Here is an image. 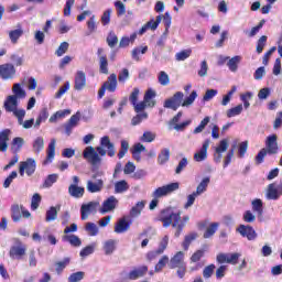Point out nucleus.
Returning a JSON list of instances; mask_svg holds the SVG:
<instances>
[{
	"instance_id": "nucleus-1",
	"label": "nucleus",
	"mask_w": 282,
	"mask_h": 282,
	"mask_svg": "<svg viewBox=\"0 0 282 282\" xmlns=\"http://www.w3.org/2000/svg\"><path fill=\"white\" fill-rule=\"evenodd\" d=\"M156 221H161L163 224V228H172L175 229L174 237L177 239L181 237L182 232H184V228H186V224L191 221V217L188 215L182 217V212H173V208L166 207L162 209Z\"/></svg>"
},
{
	"instance_id": "nucleus-2",
	"label": "nucleus",
	"mask_w": 282,
	"mask_h": 282,
	"mask_svg": "<svg viewBox=\"0 0 282 282\" xmlns=\"http://www.w3.org/2000/svg\"><path fill=\"white\" fill-rule=\"evenodd\" d=\"M100 155L101 158H105V155L113 158V155H116V148L108 135L100 139V147H97L96 149H94V147H87L83 152L84 160H87L93 166H98V164L102 162Z\"/></svg>"
},
{
	"instance_id": "nucleus-3",
	"label": "nucleus",
	"mask_w": 282,
	"mask_h": 282,
	"mask_svg": "<svg viewBox=\"0 0 282 282\" xmlns=\"http://www.w3.org/2000/svg\"><path fill=\"white\" fill-rule=\"evenodd\" d=\"M278 139L279 137H276V134H271L267 137V148H263L258 152V154L256 155V164H263L265 155H276V153H279V143L276 142Z\"/></svg>"
},
{
	"instance_id": "nucleus-4",
	"label": "nucleus",
	"mask_w": 282,
	"mask_h": 282,
	"mask_svg": "<svg viewBox=\"0 0 282 282\" xmlns=\"http://www.w3.org/2000/svg\"><path fill=\"white\" fill-rule=\"evenodd\" d=\"M170 270L176 269V274L178 279H184L186 276V261H184V251L176 252L171 259L169 263Z\"/></svg>"
},
{
	"instance_id": "nucleus-5",
	"label": "nucleus",
	"mask_w": 282,
	"mask_h": 282,
	"mask_svg": "<svg viewBox=\"0 0 282 282\" xmlns=\"http://www.w3.org/2000/svg\"><path fill=\"white\" fill-rule=\"evenodd\" d=\"M155 96H158V93H155L153 88L148 89L143 96V101L141 102L137 101L135 105H132V107H134L135 113H140V111H144L147 107H150L151 109H153V107H155L156 105Z\"/></svg>"
},
{
	"instance_id": "nucleus-6",
	"label": "nucleus",
	"mask_w": 282,
	"mask_h": 282,
	"mask_svg": "<svg viewBox=\"0 0 282 282\" xmlns=\"http://www.w3.org/2000/svg\"><path fill=\"white\" fill-rule=\"evenodd\" d=\"M23 144H25V140L21 137H15L11 142V151L14 153L13 158L10 160L9 164H7L3 170L8 171L9 169H12L17 162H19V151L23 149Z\"/></svg>"
},
{
	"instance_id": "nucleus-7",
	"label": "nucleus",
	"mask_w": 282,
	"mask_h": 282,
	"mask_svg": "<svg viewBox=\"0 0 282 282\" xmlns=\"http://www.w3.org/2000/svg\"><path fill=\"white\" fill-rule=\"evenodd\" d=\"M175 191H180V183L174 182L167 185H163L158 187L153 193L152 197L160 199V197H166V195H171V193H175Z\"/></svg>"
},
{
	"instance_id": "nucleus-8",
	"label": "nucleus",
	"mask_w": 282,
	"mask_h": 282,
	"mask_svg": "<svg viewBox=\"0 0 282 282\" xmlns=\"http://www.w3.org/2000/svg\"><path fill=\"white\" fill-rule=\"evenodd\" d=\"M25 173L29 177H32V175L36 173V161L34 159H26L25 161L20 162L19 174L23 177Z\"/></svg>"
},
{
	"instance_id": "nucleus-9",
	"label": "nucleus",
	"mask_w": 282,
	"mask_h": 282,
	"mask_svg": "<svg viewBox=\"0 0 282 282\" xmlns=\"http://www.w3.org/2000/svg\"><path fill=\"white\" fill-rule=\"evenodd\" d=\"M182 100H184V93L177 91L164 101L163 107L165 109H173V111H177V109L182 107Z\"/></svg>"
},
{
	"instance_id": "nucleus-10",
	"label": "nucleus",
	"mask_w": 282,
	"mask_h": 282,
	"mask_svg": "<svg viewBox=\"0 0 282 282\" xmlns=\"http://www.w3.org/2000/svg\"><path fill=\"white\" fill-rule=\"evenodd\" d=\"M11 217L13 221H21V218L24 217V219H30L32 217V214H30V210L25 209L23 205L19 206V204L12 205L11 207Z\"/></svg>"
},
{
	"instance_id": "nucleus-11",
	"label": "nucleus",
	"mask_w": 282,
	"mask_h": 282,
	"mask_svg": "<svg viewBox=\"0 0 282 282\" xmlns=\"http://www.w3.org/2000/svg\"><path fill=\"white\" fill-rule=\"evenodd\" d=\"M25 252H28V247L21 242V240H18L17 243L10 248L9 254L11 259L21 260L25 257Z\"/></svg>"
},
{
	"instance_id": "nucleus-12",
	"label": "nucleus",
	"mask_w": 282,
	"mask_h": 282,
	"mask_svg": "<svg viewBox=\"0 0 282 282\" xmlns=\"http://www.w3.org/2000/svg\"><path fill=\"white\" fill-rule=\"evenodd\" d=\"M239 257L241 253H218L216 257V261L218 263H229L230 265H237L239 263Z\"/></svg>"
},
{
	"instance_id": "nucleus-13",
	"label": "nucleus",
	"mask_w": 282,
	"mask_h": 282,
	"mask_svg": "<svg viewBox=\"0 0 282 282\" xmlns=\"http://www.w3.org/2000/svg\"><path fill=\"white\" fill-rule=\"evenodd\" d=\"M281 195H282V181L278 186L275 183H271L268 185L267 199H273L275 202L281 197Z\"/></svg>"
},
{
	"instance_id": "nucleus-14",
	"label": "nucleus",
	"mask_w": 282,
	"mask_h": 282,
	"mask_svg": "<svg viewBox=\"0 0 282 282\" xmlns=\"http://www.w3.org/2000/svg\"><path fill=\"white\" fill-rule=\"evenodd\" d=\"M237 232H239L241 237H246L248 241H254V239H257V231L250 225H240L237 228Z\"/></svg>"
},
{
	"instance_id": "nucleus-15",
	"label": "nucleus",
	"mask_w": 282,
	"mask_h": 282,
	"mask_svg": "<svg viewBox=\"0 0 282 282\" xmlns=\"http://www.w3.org/2000/svg\"><path fill=\"white\" fill-rule=\"evenodd\" d=\"M147 272H149V267L148 265H141L139 268H134L133 270H131L126 279L128 281H137V279H142V276H144L147 274Z\"/></svg>"
},
{
	"instance_id": "nucleus-16",
	"label": "nucleus",
	"mask_w": 282,
	"mask_h": 282,
	"mask_svg": "<svg viewBox=\"0 0 282 282\" xmlns=\"http://www.w3.org/2000/svg\"><path fill=\"white\" fill-rule=\"evenodd\" d=\"M98 208V203L96 202H89L87 204L82 205L80 207V215L82 220L85 221L91 214L96 213Z\"/></svg>"
},
{
	"instance_id": "nucleus-17",
	"label": "nucleus",
	"mask_w": 282,
	"mask_h": 282,
	"mask_svg": "<svg viewBox=\"0 0 282 282\" xmlns=\"http://www.w3.org/2000/svg\"><path fill=\"white\" fill-rule=\"evenodd\" d=\"M116 206H118V198H116V196H109L104 200L99 213H101V215H105V213H111V210H116Z\"/></svg>"
},
{
	"instance_id": "nucleus-18",
	"label": "nucleus",
	"mask_w": 282,
	"mask_h": 282,
	"mask_svg": "<svg viewBox=\"0 0 282 282\" xmlns=\"http://www.w3.org/2000/svg\"><path fill=\"white\" fill-rule=\"evenodd\" d=\"M86 86H87V76L85 75V72L78 70L75 75L74 89L76 91H83V89H85Z\"/></svg>"
},
{
	"instance_id": "nucleus-19",
	"label": "nucleus",
	"mask_w": 282,
	"mask_h": 282,
	"mask_svg": "<svg viewBox=\"0 0 282 282\" xmlns=\"http://www.w3.org/2000/svg\"><path fill=\"white\" fill-rule=\"evenodd\" d=\"M208 147H210V140L204 141L200 150L194 154L195 162H204L208 158Z\"/></svg>"
},
{
	"instance_id": "nucleus-20",
	"label": "nucleus",
	"mask_w": 282,
	"mask_h": 282,
	"mask_svg": "<svg viewBox=\"0 0 282 282\" xmlns=\"http://www.w3.org/2000/svg\"><path fill=\"white\" fill-rule=\"evenodd\" d=\"M14 74H17V69L14 68V65L12 64L1 65V78H3V80H10L11 78H14Z\"/></svg>"
},
{
	"instance_id": "nucleus-21",
	"label": "nucleus",
	"mask_w": 282,
	"mask_h": 282,
	"mask_svg": "<svg viewBox=\"0 0 282 282\" xmlns=\"http://www.w3.org/2000/svg\"><path fill=\"white\" fill-rule=\"evenodd\" d=\"M104 186H105V182L102 181V178H98L96 182L87 181L86 188L88 193H100Z\"/></svg>"
},
{
	"instance_id": "nucleus-22",
	"label": "nucleus",
	"mask_w": 282,
	"mask_h": 282,
	"mask_svg": "<svg viewBox=\"0 0 282 282\" xmlns=\"http://www.w3.org/2000/svg\"><path fill=\"white\" fill-rule=\"evenodd\" d=\"M129 228H131V221H128L126 218H120L115 225V232L122 235V232H127Z\"/></svg>"
},
{
	"instance_id": "nucleus-23",
	"label": "nucleus",
	"mask_w": 282,
	"mask_h": 282,
	"mask_svg": "<svg viewBox=\"0 0 282 282\" xmlns=\"http://www.w3.org/2000/svg\"><path fill=\"white\" fill-rule=\"evenodd\" d=\"M107 90L113 94L116 89L118 88V75L116 73L110 74L108 79L102 84Z\"/></svg>"
},
{
	"instance_id": "nucleus-24",
	"label": "nucleus",
	"mask_w": 282,
	"mask_h": 282,
	"mask_svg": "<svg viewBox=\"0 0 282 282\" xmlns=\"http://www.w3.org/2000/svg\"><path fill=\"white\" fill-rule=\"evenodd\" d=\"M68 194L75 199H80V197L85 196V187H80L78 185H69Z\"/></svg>"
},
{
	"instance_id": "nucleus-25",
	"label": "nucleus",
	"mask_w": 282,
	"mask_h": 282,
	"mask_svg": "<svg viewBox=\"0 0 282 282\" xmlns=\"http://www.w3.org/2000/svg\"><path fill=\"white\" fill-rule=\"evenodd\" d=\"M19 107V100L14 96H9L4 101V109L8 113H12Z\"/></svg>"
},
{
	"instance_id": "nucleus-26",
	"label": "nucleus",
	"mask_w": 282,
	"mask_h": 282,
	"mask_svg": "<svg viewBox=\"0 0 282 282\" xmlns=\"http://www.w3.org/2000/svg\"><path fill=\"white\" fill-rule=\"evenodd\" d=\"M117 246H118V241L113 239L106 240L102 246L105 254L106 256L113 254V252H116Z\"/></svg>"
},
{
	"instance_id": "nucleus-27",
	"label": "nucleus",
	"mask_w": 282,
	"mask_h": 282,
	"mask_svg": "<svg viewBox=\"0 0 282 282\" xmlns=\"http://www.w3.org/2000/svg\"><path fill=\"white\" fill-rule=\"evenodd\" d=\"M62 239L63 241L70 243L74 248H80V246H83V240H80L76 235H65Z\"/></svg>"
},
{
	"instance_id": "nucleus-28",
	"label": "nucleus",
	"mask_w": 282,
	"mask_h": 282,
	"mask_svg": "<svg viewBox=\"0 0 282 282\" xmlns=\"http://www.w3.org/2000/svg\"><path fill=\"white\" fill-rule=\"evenodd\" d=\"M228 139L220 140L218 147H216V153H218L216 162H221V153H226V151H228Z\"/></svg>"
},
{
	"instance_id": "nucleus-29",
	"label": "nucleus",
	"mask_w": 282,
	"mask_h": 282,
	"mask_svg": "<svg viewBox=\"0 0 282 282\" xmlns=\"http://www.w3.org/2000/svg\"><path fill=\"white\" fill-rule=\"evenodd\" d=\"M23 34V28L21 24H18V29L11 30L9 32V39L11 43L17 44L19 42V37Z\"/></svg>"
},
{
	"instance_id": "nucleus-30",
	"label": "nucleus",
	"mask_w": 282,
	"mask_h": 282,
	"mask_svg": "<svg viewBox=\"0 0 282 282\" xmlns=\"http://www.w3.org/2000/svg\"><path fill=\"white\" fill-rule=\"evenodd\" d=\"M195 239H197V232L194 231L186 235L182 242L183 250L187 251L188 248H191V245L193 243V241H195Z\"/></svg>"
},
{
	"instance_id": "nucleus-31",
	"label": "nucleus",
	"mask_w": 282,
	"mask_h": 282,
	"mask_svg": "<svg viewBox=\"0 0 282 282\" xmlns=\"http://www.w3.org/2000/svg\"><path fill=\"white\" fill-rule=\"evenodd\" d=\"M171 160V150L169 148H164L161 150L158 156V163L159 164H166Z\"/></svg>"
},
{
	"instance_id": "nucleus-32",
	"label": "nucleus",
	"mask_w": 282,
	"mask_h": 282,
	"mask_svg": "<svg viewBox=\"0 0 282 282\" xmlns=\"http://www.w3.org/2000/svg\"><path fill=\"white\" fill-rule=\"evenodd\" d=\"M239 63H241V56L236 55L229 58L227 67H229L230 72H237V69H239Z\"/></svg>"
},
{
	"instance_id": "nucleus-33",
	"label": "nucleus",
	"mask_w": 282,
	"mask_h": 282,
	"mask_svg": "<svg viewBox=\"0 0 282 282\" xmlns=\"http://www.w3.org/2000/svg\"><path fill=\"white\" fill-rule=\"evenodd\" d=\"M99 72L100 74H109V61L107 59V55L99 57Z\"/></svg>"
},
{
	"instance_id": "nucleus-34",
	"label": "nucleus",
	"mask_w": 282,
	"mask_h": 282,
	"mask_svg": "<svg viewBox=\"0 0 282 282\" xmlns=\"http://www.w3.org/2000/svg\"><path fill=\"white\" fill-rule=\"evenodd\" d=\"M217 228H219V223H212L203 235L204 239H210L217 232Z\"/></svg>"
},
{
	"instance_id": "nucleus-35",
	"label": "nucleus",
	"mask_w": 282,
	"mask_h": 282,
	"mask_svg": "<svg viewBox=\"0 0 282 282\" xmlns=\"http://www.w3.org/2000/svg\"><path fill=\"white\" fill-rule=\"evenodd\" d=\"M144 200L138 202L135 204V206H133L130 210V216L131 217H138L139 215H141L142 210H144Z\"/></svg>"
},
{
	"instance_id": "nucleus-36",
	"label": "nucleus",
	"mask_w": 282,
	"mask_h": 282,
	"mask_svg": "<svg viewBox=\"0 0 282 282\" xmlns=\"http://www.w3.org/2000/svg\"><path fill=\"white\" fill-rule=\"evenodd\" d=\"M208 184H210V178L209 177L203 178V181L196 187V191H195L196 195H202L203 193H206V189L208 188Z\"/></svg>"
},
{
	"instance_id": "nucleus-37",
	"label": "nucleus",
	"mask_w": 282,
	"mask_h": 282,
	"mask_svg": "<svg viewBox=\"0 0 282 282\" xmlns=\"http://www.w3.org/2000/svg\"><path fill=\"white\" fill-rule=\"evenodd\" d=\"M206 254V249L196 250L189 258L191 263H199L203 257Z\"/></svg>"
},
{
	"instance_id": "nucleus-38",
	"label": "nucleus",
	"mask_w": 282,
	"mask_h": 282,
	"mask_svg": "<svg viewBox=\"0 0 282 282\" xmlns=\"http://www.w3.org/2000/svg\"><path fill=\"white\" fill-rule=\"evenodd\" d=\"M251 204L253 213H258V215L261 217V215H263V200L256 198Z\"/></svg>"
},
{
	"instance_id": "nucleus-39",
	"label": "nucleus",
	"mask_w": 282,
	"mask_h": 282,
	"mask_svg": "<svg viewBox=\"0 0 282 282\" xmlns=\"http://www.w3.org/2000/svg\"><path fill=\"white\" fill-rule=\"evenodd\" d=\"M128 189H129V183H127V181L124 180L118 181L115 184V193H127Z\"/></svg>"
},
{
	"instance_id": "nucleus-40",
	"label": "nucleus",
	"mask_w": 282,
	"mask_h": 282,
	"mask_svg": "<svg viewBox=\"0 0 282 282\" xmlns=\"http://www.w3.org/2000/svg\"><path fill=\"white\" fill-rule=\"evenodd\" d=\"M147 52H149V46L134 47L132 50V58H133V61H140V55L141 54H147Z\"/></svg>"
},
{
	"instance_id": "nucleus-41",
	"label": "nucleus",
	"mask_w": 282,
	"mask_h": 282,
	"mask_svg": "<svg viewBox=\"0 0 282 282\" xmlns=\"http://www.w3.org/2000/svg\"><path fill=\"white\" fill-rule=\"evenodd\" d=\"M45 147V141L43 140V137H37L33 142V151L36 153H41V151Z\"/></svg>"
},
{
	"instance_id": "nucleus-42",
	"label": "nucleus",
	"mask_w": 282,
	"mask_h": 282,
	"mask_svg": "<svg viewBox=\"0 0 282 282\" xmlns=\"http://www.w3.org/2000/svg\"><path fill=\"white\" fill-rule=\"evenodd\" d=\"M169 263V256H163L154 267V272H162Z\"/></svg>"
},
{
	"instance_id": "nucleus-43",
	"label": "nucleus",
	"mask_w": 282,
	"mask_h": 282,
	"mask_svg": "<svg viewBox=\"0 0 282 282\" xmlns=\"http://www.w3.org/2000/svg\"><path fill=\"white\" fill-rule=\"evenodd\" d=\"M56 182H58V174H51L44 181L43 187L50 188V187H52V185L56 184Z\"/></svg>"
},
{
	"instance_id": "nucleus-44",
	"label": "nucleus",
	"mask_w": 282,
	"mask_h": 282,
	"mask_svg": "<svg viewBox=\"0 0 282 282\" xmlns=\"http://www.w3.org/2000/svg\"><path fill=\"white\" fill-rule=\"evenodd\" d=\"M13 94L11 96L17 97V99L19 100V98H25L26 94L25 90L21 87V84H14L13 85Z\"/></svg>"
},
{
	"instance_id": "nucleus-45",
	"label": "nucleus",
	"mask_w": 282,
	"mask_h": 282,
	"mask_svg": "<svg viewBox=\"0 0 282 282\" xmlns=\"http://www.w3.org/2000/svg\"><path fill=\"white\" fill-rule=\"evenodd\" d=\"M197 98V90H193L189 96H187L183 102L182 107H191L195 102V99Z\"/></svg>"
},
{
	"instance_id": "nucleus-46",
	"label": "nucleus",
	"mask_w": 282,
	"mask_h": 282,
	"mask_svg": "<svg viewBox=\"0 0 282 282\" xmlns=\"http://www.w3.org/2000/svg\"><path fill=\"white\" fill-rule=\"evenodd\" d=\"M54 155H56V139L51 140L47 148V160H54Z\"/></svg>"
},
{
	"instance_id": "nucleus-47",
	"label": "nucleus",
	"mask_w": 282,
	"mask_h": 282,
	"mask_svg": "<svg viewBox=\"0 0 282 282\" xmlns=\"http://www.w3.org/2000/svg\"><path fill=\"white\" fill-rule=\"evenodd\" d=\"M70 261L72 260L69 258H64L63 261L56 262L55 263V265H56L55 270H56L57 274H61V272H63V270H65L69 265Z\"/></svg>"
},
{
	"instance_id": "nucleus-48",
	"label": "nucleus",
	"mask_w": 282,
	"mask_h": 282,
	"mask_svg": "<svg viewBox=\"0 0 282 282\" xmlns=\"http://www.w3.org/2000/svg\"><path fill=\"white\" fill-rule=\"evenodd\" d=\"M85 230L90 237H96V235H98V226H96L94 223H87Z\"/></svg>"
},
{
	"instance_id": "nucleus-49",
	"label": "nucleus",
	"mask_w": 282,
	"mask_h": 282,
	"mask_svg": "<svg viewBox=\"0 0 282 282\" xmlns=\"http://www.w3.org/2000/svg\"><path fill=\"white\" fill-rule=\"evenodd\" d=\"M56 217H58V210H56V207H51L46 212L45 221H47V223L54 221L56 219Z\"/></svg>"
},
{
	"instance_id": "nucleus-50",
	"label": "nucleus",
	"mask_w": 282,
	"mask_h": 282,
	"mask_svg": "<svg viewBox=\"0 0 282 282\" xmlns=\"http://www.w3.org/2000/svg\"><path fill=\"white\" fill-rule=\"evenodd\" d=\"M241 111H243V106L238 105L227 111V118H235V116L241 115Z\"/></svg>"
},
{
	"instance_id": "nucleus-51",
	"label": "nucleus",
	"mask_w": 282,
	"mask_h": 282,
	"mask_svg": "<svg viewBox=\"0 0 282 282\" xmlns=\"http://www.w3.org/2000/svg\"><path fill=\"white\" fill-rule=\"evenodd\" d=\"M128 152H129V141L122 140L121 148L118 153L119 160H122V158H124V155H127Z\"/></svg>"
},
{
	"instance_id": "nucleus-52",
	"label": "nucleus",
	"mask_w": 282,
	"mask_h": 282,
	"mask_svg": "<svg viewBox=\"0 0 282 282\" xmlns=\"http://www.w3.org/2000/svg\"><path fill=\"white\" fill-rule=\"evenodd\" d=\"M265 43H268V36L262 35L258 42H257V47H256V52L258 54H261L263 52V47H265Z\"/></svg>"
},
{
	"instance_id": "nucleus-53",
	"label": "nucleus",
	"mask_w": 282,
	"mask_h": 282,
	"mask_svg": "<svg viewBox=\"0 0 282 282\" xmlns=\"http://www.w3.org/2000/svg\"><path fill=\"white\" fill-rule=\"evenodd\" d=\"M85 279V272L78 271L68 276V282H80Z\"/></svg>"
},
{
	"instance_id": "nucleus-54",
	"label": "nucleus",
	"mask_w": 282,
	"mask_h": 282,
	"mask_svg": "<svg viewBox=\"0 0 282 282\" xmlns=\"http://www.w3.org/2000/svg\"><path fill=\"white\" fill-rule=\"evenodd\" d=\"M41 206V194L35 193L31 199V210H36Z\"/></svg>"
},
{
	"instance_id": "nucleus-55",
	"label": "nucleus",
	"mask_w": 282,
	"mask_h": 282,
	"mask_svg": "<svg viewBox=\"0 0 282 282\" xmlns=\"http://www.w3.org/2000/svg\"><path fill=\"white\" fill-rule=\"evenodd\" d=\"M246 153H248V141H242L238 145V158H246Z\"/></svg>"
},
{
	"instance_id": "nucleus-56",
	"label": "nucleus",
	"mask_w": 282,
	"mask_h": 282,
	"mask_svg": "<svg viewBox=\"0 0 282 282\" xmlns=\"http://www.w3.org/2000/svg\"><path fill=\"white\" fill-rule=\"evenodd\" d=\"M18 176H19V174L17 173V171H12L9 174V176L4 180L3 187L10 188V184H12V182H14V180H17Z\"/></svg>"
},
{
	"instance_id": "nucleus-57",
	"label": "nucleus",
	"mask_w": 282,
	"mask_h": 282,
	"mask_svg": "<svg viewBox=\"0 0 282 282\" xmlns=\"http://www.w3.org/2000/svg\"><path fill=\"white\" fill-rule=\"evenodd\" d=\"M107 44L110 47H115L118 45V35H116V33L110 32L106 39Z\"/></svg>"
},
{
	"instance_id": "nucleus-58",
	"label": "nucleus",
	"mask_w": 282,
	"mask_h": 282,
	"mask_svg": "<svg viewBox=\"0 0 282 282\" xmlns=\"http://www.w3.org/2000/svg\"><path fill=\"white\" fill-rule=\"evenodd\" d=\"M159 83L163 87H166V85H169V83H171V79L169 78V74H166V72L161 70L159 73Z\"/></svg>"
},
{
	"instance_id": "nucleus-59",
	"label": "nucleus",
	"mask_w": 282,
	"mask_h": 282,
	"mask_svg": "<svg viewBox=\"0 0 282 282\" xmlns=\"http://www.w3.org/2000/svg\"><path fill=\"white\" fill-rule=\"evenodd\" d=\"M191 54H193V50L188 48V50H183L178 53H176V61H186V58H188L191 56Z\"/></svg>"
},
{
	"instance_id": "nucleus-60",
	"label": "nucleus",
	"mask_w": 282,
	"mask_h": 282,
	"mask_svg": "<svg viewBox=\"0 0 282 282\" xmlns=\"http://www.w3.org/2000/svg\"><path fill=\"white\" fill-rule=\"evenodd\" d=\"M208 122H210V117H205L200 123L198 124V127H196L194 129V133H202V131H204V129H206V127L208 126Z\"/></svg>"
},
{
	"instance_id": "nucleus-61",
	"label": "nucleus",
	"mask_w": 282,
	"mask_h": 282,
	"mask_svg": "<svg viewBox=\"0 0 282 282\" xmlns=\"http://www.w3.org/2000/svg\"><path fill=\"white\" fill-rule=\"evenodd\" d=\"M68 50H69V43L62 42L59 44L58 48L56 50L55 54H56V56H63L64 54L67 53Z\"/></svg>"
},
{
	"instance_id": "nucleus-62",
	"label": "nucleus",
	"mask_w": 282,
	"mask_h": 282,
	"mask_svg": "<svg viewBox=\"0 0 282 282\" xmlns=\"http://www.w3.org/2000/svg\"><path fill=\"white\" fill-rule=\"evenodd\" d=\"M215 264H209L207 267L204 268L203 270V276L204 279H210V276H213V274H215Z\"/></svg>"
},
{
	"instance_id": "nucleus-63",
	"label": "nucleus",
	"mask_w": 282,
	"mask_h": 282,
	"mask_svg": "<svg viewBox=\"0 0 282 282\" xmlns=\"http://www.w3.org/2000/svg\"><path fill=\"white\" fill-rule=\"evenodd\" d=\"M156 138V134L151 131L143 132V135L140 138L141 142H153Z\"/></svg>"
},
{
	"instance_id": "nucleus-64",
	"label": "nucleus",
	"mask_w": 282,
	"mask_h": 282,
	"mask_svg": "<svg viewBox=\"0 0 282 282\" xmlns=\"http://www.w3.org/2000/svg\"><path fill=\"white\" fill-rule=\"evenodd\" d=\"M129 78V69L128 68H122L118 75V80L119 83H121L122 85H124V83H127Z\"/></svg>"
}]
</instances>
